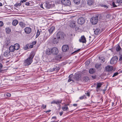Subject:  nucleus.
<instances>
[{"mask_svg": "<svg viewBox=\"0 0 122 122\" xmlns=\"http://www.w3.org/2000/svg\"><path fill=\"white\" fill-rule=\"evenodd\" d=\"M118 74V72H116L114 73L112 76V77H114L115 76H117Z\"/></svg>", "mask_w": 122, "mask_h": 122, "instance_id": "nucleus-43", "label": "nucleus"}, {"mask_svg": "<svg viewBox=\"0 0 122 122\" xmlns=\"http://www.w3.org/2000/svg\"><path fill=\"white\" fill-rule=\"evenodd\" d=\"M59 120H58L57 121H52L50 122H61V121L59 122Z\"/></svg>", "mask_w": 122, "mask_h": 122, "instance_id": "nucleus-58", "label": "nucleus"}, {"mask_svg": "<svg viewBox=\"0 0 122 122\" xmlns=\"http://www.w3.org/2000/svg\"><path fill=\"white\" fill-rule=\"evenodd\" d=\"M51 52L53 55H56L58 53V51L56 48L54 47L51 49Z\"/></svg>", "mask_w": 122, "mask_h": 122, "instance_id": "nucleus-8", "label": "nucleus"}, {"mask_svg": "<svg viewBox=\"0 0 122 122\" xmlns=\"http://www.w3.org/2000/svg\"><path fill=\"white\" fill-rule=\"evenodd\" d=\"M85 94L88 97H89L90 96V93L89 92H87Z\"/></svg>", "mask_w": 122, "mask_h": 122, "instance_id": "nucleus-49", "label": "nucleus"}, {"mask_svg": "<svg viewBox=\"0 0 122 122\" xmlns=\"http://www.w3.org/2000/svg\"><path fill=\"white\" fill-rule=\"evenodd\" d=\"M112 5L114 7H116L117 6L115 4V2H113L112 3Z\"/></svg>", "mask_w": 122, "mask_h": 122, "instance_id": "nucleus-46", "label": "nucleus"}, {"mask_svg": "<svg viewBox=\"0 0 122 122\" xmlns=\"http://www.w3.org/2000/svg\"><path fill=\"white\" fill-rule=\"evenodd\" d=\"M3 66L2 64L0 63V72L1 71V68Z\"/></svg>", "mask_w": 122, "mask_h": 122, "instance_id": "nucleus-47", "label": "nucleus"}, {"mask_svg": "<svg viewBox=\"0 0 122 122\" xmlns=\"http://www.w3.org/2000/svg\"><path fill=\"white\" fill-rule=\"evenodd\" d=\"M55 29V27L54 26H52L48 30L50 35H51L52 33L54 31Z\"/></svg>", "mask_w": 122, "mask_h": 122, "instance_id": "nucleus-13", "label": "nucleus"}, {"mask_svg": "<svg viewBox=\"0 0 122 122\" xmlns=\"http://www.w3.org/2000/svg\"><path fill=\"white\" fill-rule=\"evenodd\" d=\"M25 32L27 34L30 33L31 31V28L29 27H25L24 29Z\"/></svg>", "mask_w": 122, "mask_h": 122, "instance_id": "nucleus-9", "label": "nucleus"}, {"mask_svg": "<svg viewBox=\"0 0 122 122\" xmlns=\"http://www.w3.org/2000/svg\"><path fill=\"white\" fill-rule=\"evenodd\" d=\"M89 80V78L88 77H85L84 78V80L85 82H87Z\"/></svg>", "mask_w": 122, "mask_h": 122, "instance_id": "nucleus-33", "label": "nucleus"}, {"mask_svg": "<svg viewBox=\"0 0 122 122\" xmlns=\"http://www.w3.org/2000/svg\"><path fill=\"white\" fill-rule=\"evenodd\" d=\"M102 7H104L106 9L107 8H108V6L107 5H103L102 4H101L100 5Z\"/></svg>", "mask_w": 122, "mask_h": 122, "instance_id": "nucleus-36", "label": "nucleus"}, {"mask_svg": "<svg viewBox=\"0 0 122 122\" xmlns=\"http://www.w3.org/2000/svg\"><path fill=\"white\" fill-rule=\"evenodd\" d=\"M86 98V97H85V95H83V96L80 97L79 98V99L81 100H82L84 98Z\"/></svg>", "mask_w": 122, "mask_h": 122, "instance_id": "nucleus-42", "label": "nucleus"}, {"mask_svg": "<svg viewBox=\"0 0 122 122\" xmlns=\"http://www.w3.org/2000/svg\"><path fill=\"white\" fill-rule=\"evenodd\" d=\"M23 2H25L23 0H21L20 2V3H21H21H23Z\"/></svg>", "mask_w": 122, "mask_h": 122, "instance_id": "nucleus-61", "label": "nucleus"}, {"mask_svg": "<svg viewBox=\"0 0 122 122\" xmlns=\"http://www.w3.org/2000/svg\"><path fill=\"white\" fill-rule=\"evenodd\" d=\"M51 3V2L49 3L46 2L43 4L44 6L46 8L49 9L51 8L52 7V5Z\"/></svg>", "mask_w": 122, "mask_h": 122, "instance_id": "nucleus-7", "label": "nucleus"}, {"mask_svg": "<svg viewBox=\"0 0 122 122\" xmlns=\"http://www.w3.org/2000/svg\"><path fill=\"white\" fill-rule=\"evenodd\" d=\"M36 41H34L32 43V44L34 46V45H35L36 44Z\"/></svg>", "mask_w": 122, "mask_h": 122, "instance_id": "nucleus-56", "label": "nucleus"}, {"mask_svg": "<svg viewBox=\"0 0 122 122\" xmlns=\"http://www.w3.org/2000/svg\"><path fill=\"white\" fill-rule=\"evenodd\" d=\"M76 31L77 32H81L82 31V30L81 29V27H76L75 28Z\"/></svg>", "mask_w": 122, "mask_h": 122, "instance_id": "nucleus-26", "label": "nucleus"}, {"mask_svg": "<svg viewBox=\"0 0 122 122\" xmlns=\"http://www.w3.org/2000/svg\"><path fill=\"white\" fill-rule=\"evenodd\" d=\"M80 49H79L78 50H77L76 51H75L74 52H78L79 51H80Z\"/></svg>", "mask_w": 122, "mask_h": 122, "instance_id": "nucleus-59", "label": "nucleus"}, {"mask_svg": "<svg viewBox=\"0 0 122 122\" xmlns=\"http://www.w3.org/2000/svg\"><path fill=\"white\" fill-rule=\"evenodd\" d=\"M9 53L10 52L8 51H6L4 53V56L7 57H8L10 54Z\"/></svg>", "mask_w": 122, "mask_h": 122, "instance_id": "nucleus-22", "label": "nucleus"}, {"mask_svg": "<svg viewBox=\"0 0 122 122\" xmlns=\"http://www.w3.org/2000/svg\"><path fill=\"white\" fill-rule=\"evenodd\" d=\"M56 36L58 39H61L64 38L66 36L63 32H59L57 34Z\"/></svg>", "mask_w": 122, "mask_h": 122, "instance_id": "nucleus-2", "label": "nucleus"}, {"mask_svg": "<svg viewBox=\"0 0 122 122\" xmlns=\"http://www.w3.org/2000/svg\"><path fill=\"white\" fill-rule=\"evenodd\" d=\"M73 106L74 107H76L77 106V104H74L73 105Z\"/></svg>", "mask_w": 122, "mask_h": 122, "instance_id": "nucleus-62", "label": "nucleus"}, {"mask_svg": "<svg viewBox=\"0 0 122 122\" xmlns=\"http://www.w3.org/2000/svg\"><path fill=\"white\" fill-rule=\"evenodd\" d=\"M72 75L71 74L69 76V79L68 81V82H70L71 81H72L73 82V80H72L71 78V77L72 76Z\"/></svg>", "mask_w": 122, "mask_h": 122, "instance_id": "nucleus-31", "label": "nucleus"}, {"mask_svg": "<svg viewBox=\"0 0 122 122\" xmlns=\"http://www.w3.org/2000/svg\"><path fill=\"white\" fill-rule=\"evenodd\" d=\"M116 62L114 60H112V58L111 60L110 61V63L111 64H113L115 63H116Z\"/></svg>", "mask_w": 122, "mask_h": 122, "instance_id": "nucleus-39", "label": "nucleus"}, {"mask_svg": "<svg viewBox=\"0 0 122 122\" xmlns=\"http://www.w3.org/2000/svg\"><path fill=\"white\" fill-rule=\"evenodd\" d=\"M111 16V15L110 14H107L106 16V18H109Z\"/></svg>", "mask_w": 122, "mask_h": 122, "instance_id": "nucleus-51", "label": "nucleus"}, {"mask_svg": "<svg viewBox=\"0 0 122 122\" xmlns=\"http://www.w3.org/2000/svg\"><path fill=\"white\" fill-rule=\"evenodd\" d=\"M6 96L8 97H10L11 96V95L10 93H8L6 94Z\"/></svg>", "mask_w": 122, "mask_h": 122, "instance_id": "nucleus-50", "label": "nucleus"}, {"mask_svg": "<svg viewBox=\"0 0 122 122\" xmlns=\"http://www.w3.org/2000/svg\"><path fill=\"white\" fill-rule=\"evenodd\" d=\"M121 49L119 45L118 46L116 47V50L117 51H119Z\"/></svg>", "mask_w": 122, "mask_h": 122, "instance_id": "nucleus-37", "label": "nucleus"}, {"mask_svg": "<svg viewBox=\"0 0 122 122\" xmlns=\"http://www.w3.org/2000/svg\"><path fill=\"white\" fill-rule=\"evenodd\" d=\"M73 1L75 4L78 5L80 3V0H73Z\"/></svg>", "mask_w": 122, "mask_h": 122, "instance_id": "nucleus-30", "label": "nucleus"}, {"mask_svg": "<svg viewBox=\"0 0 122 122\" xmlns=\"http://www.w3.org/2000/svg\"><path fill=\"white\" fill-rule=\"evenodd\" d=\"M46 54L48 55H50L51 53H52V52H51V49H50L49 48L47 49L46 50Z\"/></svg>", "mask_w": 122, "mask_h": 122, "instance_id": "nucleus-20", "label": "nucleus"}, {"mask_svg": "<svg viewBox=\"0 0 122 122\" xmlns=\"http://www.w3.org/2000/svg\"><path fill=\"white\" fill-rule=\"evenodd\" d=\"M79 41L80 42L83 43H85L86 42V38L84 36H82L81 38L79 40Z\"/></svg>", "mask_w": 122, "mask_h": 122, "instance_id": "nucleus-11", "label": "nucleus"}, {"mask_svg": "<svg viewBox=\"0 0 122 122\" xmlns=\"http://www.w3.org/2000/svg\"><path fill=\"white\" fill-rule=\"evenodd\" d=\"M81 77V75L79 74H75V79L78 81Z\"/></svg>", "mask_w": 122, "mask_h": 122, "instance_id": "nucleus-16", "label": "nucleus"}, {"mask_svg": "<svg viewBox=\"0 0 122 122\" xmlns=\"http://www.w3.org/2000/svg\"><path fill=\"white\" fill-rule=\"evenodd\" d=\"M85 22V19L82 17H80L78 19L77 23L80 24H82Z\"/></svg>", "mask_w": 122, "mask_h": 122, "instance_id": "nucleus-4", "label": "nucleus"}, {"mask_svg": "<svg viewBox=\"0 0 122 122\" xmlns=\"http://www.w3.org/2000/svg\"><path fill=\"white\" fill-rule=\"evenodd\" d=\"M56 119V116L53 117H52L51 119Z\"/></svg>", "mask_w": 122, "mask_h": 122, "instance_id": "nucleus-55", "label": "nucleus"}, {"mask_svg": "<svg viewBox=\"0 0 122 122\" xmlns=\"http://www.w3.org/2000/svg\"><path fill=\"white\" fill-rule=\"evenodd\" d=\"M94 1L93 0H88L87 1L88 4L90 5H91L93 4Z\"/></svg>", "mask_w": 122, "mask_h": 122, "instance_id": "nucleus-21", "label": "nucleus"}, {"mask_svg": "<svg viewBox=\"0 0 122 122\" xmlns=\"http://www.w3.org/2000/svg\"><path fill=\"white\" fill-rule=\"evenodd\" d=\"M2 4L1 3H0V6H2Z\"/></svg>", "mask_w": 122, "mask_h": 122, "instance_id": "nucleus-63", "label": "nucleus"}, {"mask_svg": "<svg viewBox=\"0 0 122 122\" xmlns=\"http://www.w3.org/2000/svg\"><path fill=\"white\" fill-rule=\"evenodd\" d=\"M21 4L20 3H17L15 5V6L16 7H17L18 6H20L21 5Z\"/></svg>", "mask_w": 122, "mask_h": 122, "instance_id": "nucleus-38", "label": "nucleus"}, {"mask_svg": "<svg viewBox=\"0 0 122 122\" xmlns=\"http://www.w3.org/2000/svg\"><path fill=\"white\" fill-rule=\"evenodd\" d=\"M102 85V83L99 82L97 84V86L96 87L97 91L98 92L99 89V88Z\"/></svg>", "mask_w": 122, "mask_h": 122, "instance_id": "nucleus-17", "label": "nucleus"}, {"mask_svg": "<svg viewBox=\"0 0 122 122\" xmlns=\"http://www.w3.org/2000/svg\"><path fill=\"white\" fill-rule=\"evenodd\" d=\"M19 25L21 27L24 28L26 24L22 22H20L19 23Z\"/></svg>", "mask_w": 122, "mask_h": 122, "instance_id": "nucleus-23", "label": "nucleus"}, {"mask_svg": "<svg viewBox=\"0 0 122 122\" xmlns=\"http://www.w3.org/2000/svg\"><path fill=\"white\" fill-rule=\"evenodd\" d=\"M90 21L92 24L95 25L98 22V17H92Z\"/></svg>", "mask_w": 122, "mask_h": 122, "instance_id": "nucleus-3", "label": "nucleus"}, {"mask_svg": "<svg viewBox=\"0 0 122 122\" xmlns=\"http://www.w3.org/2000/svg\"><path fill=\"white\" fill-rule=\"evenodd\" d=\"M112 58V60H114L115 61H116V62L118 60V58L116 56H115L113 57Z\"/></svg>", "mask_w": 122, "mask_h": 122, "instance_id": "nucleus-35", "label": "nucleus"}, {"mask_svg": "<svg viewBox=\"0 0 122 122\" xmlns=\"http://www.w3.org/2000/svg\"><path fill=\"white\" fill-rule=\"evenodd\" d=\"M58 41V40L56 38H55L53 40V42L54 44H56Z\"/></svg>", "mask_w": 122, "mask_h": 122, "instance_id": "nucleus-29", "label": "nucleus"}, {"mask_svg": "<svg viewBox=\"0 0 122 122\" xmlns=\"http://www.w3.org/2000/svg\"><path fill=\"white\" fill-rule=\"evenodd\" d=\"M3 59V56H0V61H2Z\"/></svg>", "mask_w": 122, "mask_h": 122, "instance_id": "nucleus-52", "label": "nucleus"}, {"mask_svg": "<svg viewBox=\"0 0 122 122\" xmlns=\"http://www.w3.org/2000/svg\"><path fill=\"white\" fill-rule=\"evenodd\" d=\"M43 4H41L40 5V6L41 8H43V9H44L45 8H44L43 6Z\"/></svg>", "mask_w": 122, "mask_h": 122, "instance_id": "nucleus-54", "label": "nucleus"}, {"mask_svg": "<svg viewBox=\"0 0 122 122\" xmlns=\"http://www.w3.org/2000/svg\"><path fill=\"white\" fill-rule=\"evenodd\" d=\"M50 35V34L49 35L47 33H46L44 35V39L45 40H46Z\"/></svg>", "mask_w": 122, "mask_h": 122, "instance_id": "nucleus-28", "label": "nucleus"}, {"mask_svg": "<svg viewBox=\"0 0 122 122\" xmlns=\"http://www.w3.org/2000/svg\"><path fill=\"white\" fill-rule=\"evenodd\" d=\"M94 34L96 35H97L101 32L100 30L99 29H97L94 31Z\"/></svg>", "mask_w": 122, "mask_h": 122, "instance_id": "nucleus-19", "label": "nucleus"}, {"mask_svg": "<svg viewBox=\"0 0 122 122\" xmlns=\"http://www.w3.org/2000/svg\"><path fill=\"white\" fill-rule=\"evenodd\" d=\"M30 2H26L25 3V5L27 6H29L30 5Z\"/></svg>", "mask_w": 122, "mask_h": 122, "instance_id": "nucleus-44", "label": "nucleus"}, {"mask_svg": "<svg viewBox=\"0 0 122 122\" xmlns=\"http://www.w3.org/2000/svg\"><path fill=\"white\" fill-rule=\"evenodd\" d=\"M10 51L11 52H13L15 50L14 47L13 46H11L9 48Z\"/></svg>", "mask_w": 122, "mask_h": 122, "instance_id": "nucleus-24", "label": "nucleus"}, {"mask_svg": "<svg viewBox=\"0 0 122 122\" xmlns=\"http://www.w3.org/2000/svg\"><path fill=\"white\" fill-rule=\"evenodd\" d=\"M62 4L65 5H69L71 4V1L69 0H62L61 1Z\"/></svg>", "mask_w": 122, "mask_h": 122, "instance_id": "nucleus-5", "label": "nucleus"}, {"mask_svg": "<svg viewBox=\"0 0 122 122\" xmlns=\"http://www.w3.org/2000/svg\"><path fill=\"white\" fill-rule=\"evenodd\" d=\"M89 72L90 73L93 74L95 72L94 69L93 68L90 69L89 70Z\"/></svg>", "mask_w": 122, "mask_h": 122, "instance_id": "nucleus-32", "label": "nucleus"}, {"mask_svg": "<svg viewBox=\"0 0 122 122\" xmlns=\"http://www.w3.org/2000/svg\"><path fill=\"white\" fill-rule=\"evenodd\" d=\"M14 46L15 50H18L20 48V45L18 44L17 43L15 44L14 45Z\"/></svg>", "mask_w": 122, "mask_h": 122, "instance_id": "nucleus-25", "label": "nucleus"}, {"mask_svg": "<svg viewBox=\"0 0 122 122\" xmlns=\"http://www.w3.org/2000/svg\"><path fill=\"white\" fill-rule=\"evenodd\" d=\"M117 2L118 3H122V0H117Z\"/></svg>", "mask_w": 122, "mask_h": 122, "instance_id": "nucleus-45", "label": "nucleus"}, {"mask_svg": "<svg viewBox=\"0 0 122 122\" xmlns=\"http://www.w3.org/2000/svg\"><path fill=\"white\" fill-rule=\"evenodd\" d=\"M3 25V22L2 21H0V26H2Z\"/></svg>", "mask_w": 122, "mask_h": 122, "instance_id": "nucleus-48", "label": "nucleus"}, {"mask_svg": "<svg viewBox=\"0 0 122 122\" xmlns=\"http://www.w3.org/2000/svg\"><path fill=\"white\" fill-rule=\"evenodd\" d=\"M62 109L64 111H67L69 110L68 107L67 106V105L65 104L62 107Z\"/></svg>", "mask_w": 122, "mask_h": 122, "instance_id": "nucleus-18", "label": "nucleus"}, {"mask_svg": "<svg viewBox=\"0 0 122 122\" xmlns=\"http://www.w3.org/2000/svg\"><path fill=\"white\" fill-rule=\"evenodd\" d=\"M6 31L7 33L9 34L10 32V29L8 28H6Z\"/></svg>", "mask_w": 122, "mask_h": 122, "instance_id": "nucleus-34", "label": "nucleus"}, {"mask_svg": "<svg viewBox=\"0 0 122 122\" xmlns=\"http://www.w3.org/2000/svg\"><path fill=\"white\" fill-rule=\"evenodd\" d=\"M60 69V67L57 66H55L54 68L50 69V71L51 72L53 71L57 72Z\"/></svg>", "mask_w": 122, "mask_h": 122, "instance_id": "nucleus-12", "label": "nucleus"}, {"mask_svg": "<svg viewBox=\"0 0 122 122\" xmlns=\"http://www.w3.org/2000/svg\"><path fill=\"white\" fill-rule=\"evenodd\" d=\"M35 53L33 52H31L28 57L24 61V63L25 66L30 65L33 62V59L35 55Z\"/></svg>", "mask_w": 122, "mask_h": 122, "instance_id": "nucleus-1", "label": "nucleus"}, {"mask_svg": "<svg viewBox=\"0 0 122 122\" xmlns=\"http://www.w3.org/2000/svg\"><path fill=\"white\" fill-rule=\"evenodd\" d=\"M100 66V64H97L95 65V67L96 68L98 69Z\"/></svg>", "mask_w": 122, "mask_h": 122, "instance_id": "nucleus-40", "label": "nucleus"}, {"mask_svg": "<svg viewBox=\"0 0 122 122\" xmlns=\"http://www.w3.org/2000/svg\"><path fill=\"white\" fill-rule=\"evenodd\" d=\"M63 114V112H60L59 113L60 115V116H61Z\"/></svg>", "mask_w": 122, "mask_h": 122, "instance_id": "nucleus-60", "label": "nucleus"}, {"mask_svg": "<svg viewBox=\"0 0 122 122\" xmlns=\"http://www.w3.org/2000/svg\"><path fill=\"white\" fill-rule=\"evenodd\" d=\"M62 51L65 52L69 49V46L67 45H63L62 48Z\"/></svg>", "mask_w": 122, "mask_h": 122, "instance_id": "nucleus-10", "label": "nucleus"}, {"mask_svg": "<svg viewBox=\"0 0 122 122\" xmlns=\"http://www.w3.org/2000/svg\"><path fill=\"white\" fill-rule=\"evenodd\" d=\"M76 22L74 20H71L69 22V26L72 28H74L76 25Z\"/></svg>", "mask_w": 122, "mask_h": 122, "instance_id": "nucleus-6", "label": "nucleus"}, {"mask_svg": "<svg viewBox=\"0 0 122 122\" xmlns=\"http://www.w3.org/2000/svg\"><path fill=\"white\" fill-rule=\"evenodd\" d=\"M46 105H43L42 106V107L43 108V109H44L46 108Z\"/></svg>", "mask_w": 122, "mask_h": 122, "instance_id": "nucleus-53", "label": "nucleus"}, {"mask_svg": "<svg viewBox=\"0 0 122 122\" xmlns=\"http://www.w3.org/2000/svg\"><path fill=\"white\" fill-rule=\"evenodd\" d=\"M105 69L107 71H110L113 70V67L112 66H108L105 67Z\"/></svg>", "mask_w": 122, "mask_h": 122, "instance_id": "nucleus-15", "label": "nucleus"}, {"mask_svg": "<svg viewBox=\"0 0 122 122\" xmlns=\"http://www.w3.org/2000/svg\"><path fill=\"white\" fill-rule=\"evenodd\" d=\"M62 100H57V101H53L51 102V104H59L61 103L62 101Z\"/></svg>", "mask_w": 122, "mask_h": 122, "instance_id": "nucleus-14", "label": "nucleus"}, {"mask_svg": "<svg viewBox=\"0 0 122 122\" xmlns=\"http://www.w3.org/2000/svg\"><path fill=\"white\" fill-rule=\"evenodd\" d=\"M40 35V32L39 30H38L36 35V38H37Z\"/></svg>", "mask_w": 122, "mask_h": 122, "instance_id": "nucleus-41", "label": "nucleus"}, {"mask_svg": "<svg viewBox=\"0 0 122 122\" xmlns=\"http://www.w3.org/2000/svg\"><path fill=\"white\" fill-rule=\"evenodd\" d=\"M51 111L50 110H49L48 111H47L46 112V113H47V112H49Z\"/></svg>", "mask_w": 122, "mask_h": 122, "instance_id": "nucleus-64", "label": "nucleus"}, {"mask_svg": "<svg viewBox=\"0 0 122 122\" xmlns=\"http://www.w3.org/2000/svg\"><path fill=\"white\" fill-rule=\"evenodd\" d=\"M18 23V20H15L13 21L12 24L14 26H16Z\"/></svg>", "mask_w": 122, "mask_h": 122, "instance_id": "nucleus-27", "label": "nucleus"}, {"mask_svg": "<svg viewBox=\"0 0 122 122\" xmlns=\"http://www.w3.org/2000/svg\"><path fill=\"white\" fill-rule=\"evenodd\" d=\"M34 46L33 45H30L29 46V47L30 48H33V47Z\"/></svg>", "mask_w": 122, "mask_h": 122, "instance_id": "nucleus-57", "label": "nucleus"}]
</instances>
